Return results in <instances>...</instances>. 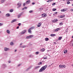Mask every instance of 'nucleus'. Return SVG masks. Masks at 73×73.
<instances>
[{"label": "nucleus", "instance_id": "nucleus-27", "mask_svg": "<svg viewBox=\"0 0 73 73\" xmlns=\"http://www.w3.org/2000/svg\"><path fill=\"white\" fill-rule=\"evenodd\" d=\"M45 41H48L49 40V38H45Z\"/></svg>", "mask_w": 73, "mask_h": 73}, {"label": "nucleus", "instance_id": "nucleus-47", "mask_svg": "<svg viewBox=\"0 0 73 73\" xmlns=\"http://www.w3.org/2000/svg\"><path fill=\"white\" fill-rule=\"evenodd\" d=\"M21 65V64H19L17 65V66H20Z\"/></svg>", "mask_w": 73, "mask_h": 73}, {"label": "nucleus", "instance_id": "nucleus-54", "mask_svg": "<svg viewBox=\"0 0 73 73\" xmlns=\"http://www.w3.org/2000/svg\"><path fill=\"white\" fill-rule=\"evenodd\" d=\"M55 15H56V14H57V12H55Z\"/></svg>", "mask_w": 73, "mask_h": 73}, {"label": "nucleus", "instance_id": "nucleus-29", "mask_svg": "<svg viewBox=\"0 0 73 73\" xmlns=\"http://www.w3.org/2000/svg\"><path fill=\"white\" fill-rule=\"evenodd\" d=\"M21 15V14H19L18 16V18H20V17Z\"/></svg>", "mask_w": 73, "mask_h": 73}, {"label": "nucleus", "instance_id": "nucleus-64", "mask_svg": "<svg viewBox=\"0 0 73 73\" xmlns=\"http://www.w3.org/2000/svg\"><path fill=\"white\" fill-rule=\"evenodd\" d=\"M72 38H73V36H72Z\"/></svg>", "mask_w": 73, "mask_h": 73}, {"label": "nucleus", "instance_id": "nucleus-42", "mask_svg": "<svg viewBox=\"0 0 73 73\" xmlns=\"http://www.w3.org/2000/svg\"><path fill=\"white\" fill-rule=\"evenodd\" d=\"M51 0H48V1H47V2H48V3H49V2H51Z\"/></svg>", "mask_w": 73, "mask_h": 73}, {"label": "nucleus", "instance_id": "nucleus-23", "mask_svg": "<svg viewBox=\"0 0 73 73\" xmlns=\"http://www.w3.org/2000/svg\"><path fill=\"white\" fill-rule=\"evenodd\" d=\"M65 15H62L60 17V18H63V17H65Z\"/></svg>", "mask_w": 73, "mask_h": 73}, {"label": "nucleus", "instance_id": "nucleus-5", "mask_svg": "<svg viewBox=\"0 0 73 73\" xmlns=\"http://www.w3.org/2000/svg\"><path fill=\"white\" fill-rule=\"evenodd\" d=\"M9 50V48H7V47H5L4 48V50H5V51H8V50Z\"/></svg>", "mask_w": 73, "mask_h": 73}, {"label": "nucleus", "instance_id": "nucleus-34", "mask_svg": "<svg viewBox=\"0 0 73 73\" xmlns=\"http://www.w3.org/2000/svg\"><path fill=\"white\" fill-rule=\"evenodd\" d=\"M2 25H3V23H0V27H1Z\"/></svg>", "mask_w": 73, "mask_h": 73}, {"label": "nucleus", "instance_id": "nucleus-10", "mask_svg": "<svg viewBox=\"0 0 73 73\" xmlns=\"http://www.w3.org/2000/svg\"><path fill=\"white\" fill-rule=\"evenodd\" d=\"M60 29V28H58V29H55L54 30V31L55 32H57L58 31H59Z\"/></svg>", "mask_w": 73, "mask_h": 73}, {"label": "nucleus", "instance_id": "nucleus-33", "mask_svg": "<svg viewBox=\"0 0 73 73\" xmlns=\"http://www.w3.org/2000/svg\"><path fill=\"white\" fill-rule=\"evenodd\" d=\"M56 9H52L53 11H56Z\"/></svg>", "mask_w": 73, "mask_h": 73}, {"label": "nucleus", "instance_id": "nucleus-8", "mask_svg": "<svg viewBox=\"0 0 73 73\" xmlns=\"http://www.w3.org/2000/svg\"><path fill=\"white\" fill-rule=\"evenodd\" d=\"M42 17H45L46 16V14L45 13H43L42 14Z\"/></svg>", "mask_w": 73, "mask_h": 73}, {"label": "nucleus", "instance_id": "nucleus-55", "mask_svg": "<svg viewBox=\"0 0 73 73\" xmlns=\"http://www.w3.org/2000/svg\"><path fill=\"white\" fill-rule=\"evenodd\" d=\"M24 8L22 9V10H24Z\"/></svg>", "mask_w": 73, "mask_h": 73}, {"label": "nucleus", "instance_id": "nucleus-6", "mask_svg": "<svg viewBox=\"0 0 73 73\" xmlns=\"http://www.w3.org/2000/svg\"><path fill=\"white\" fill-rule=\"evenodd\" d=\"M59 67H60V68H65V67H66V66L65 65H59Z\"/></svg>", "mask_w": 73, "mask_h": 73}, {"label": "nucleus", "instance_id": "nucleus-25", "mask_svg": "<svg viewBox=\"0 0 73 73\" xmlns=\"http://www.w3.org/2000/svg\"><path fill=\"white\" fill-rule=\"evenodd\" d=\"M41 52H44L45 50V49L43 48L42 49L40 50Z\"/></svg>", "mask_w": 73, "mask_h": 73}, {"label": "nucleus", "instance_id": "nucleus-31", "mask_svg": "<svg viewBox=\"0 0 73 73\" xmlns=\"http://www.w3.org/2000/svg\"><path fill=\"white\" fill-rule=\"evenodd\" d=\"M33 57V56L32 55H30L29 56V57Z\"/></svg>", "mask_w": 73, "mask_h": 73}, {"label": "nucleus", "instance_id": "nucleus-30", "mask_svg": "<svg viewBox=\"0 0 73 73\" xmlns=\"http://www.w3.org/2000/svg\"><path fill=\"white\" fill-rule=\"evenodd\" d=\"M41 64H42V62H40L38 64V65H41Z\"/></svg>", "mask_w": 73, "mask_h": 73}, {"label": "nucleus", "instance_id": "nucleus-44", "mask_svg": "<svg viewBox=\"0 0 73 73\" xmlns=\"http://www.w3.org/2000/svg\"><path fill=\"white\" fill-rule=\"evenodd\" d=\"M67 4H70V2H67Z\"/></svg>", "mask_w": 73, "mask_h": 73}, {"label": "nucleus", "instance_id": "nucleus-9", "mask_svg": "<svg viewBox=\"0 0 73 73\" xmlns=\"http://www.w3.org/2000/svg\"><path fill=\"white\" fill-rule=\"evenodd\" d=\"M58 21V20L57 19H55L54 20L52 21L53 23H55V22H56Z\"/></svg>", "mask_w": 73, "mask_h": 73}, {"label": "nucleus", "instance_id": "nucleus-17", "mask_svg": "<svg viewBox=\"0 0 73 73\" xmlns=\"http://www.w3.org/2000/svg\"><path fill=\"white\" fill-rule=\"evenodd\" d=\"M31 30L30 29L28 30V32L29 33H31V32H32Z\"/></svg>", "mask_w": 73, "mask_h": 73}, {"label": "nucleus", "instance_id": "nucleus-19", "mask_svg": "<svg viewBox=\"0 0 73 73\" xmlns=\"http://www.w3.org/2000/svg\"><path fill=\"white\" fill-rule=\"evenodd\" d=\"M35 27H31L30 28V29H31V30L32 29H35Z\"/></svg>", "mask_w": 73, "mask_h": 73}, {"label": "nucleus", "instance_id": "nucleus-1", "mask_svg": "<svg viewBox=\"0 0 73 73\" xmlns=\"http://www.w3.org/2000/svg\"><path fill=\"white\" fill-rule=\"evenodd\" d=\"M47 68V65H46L43 67H42L41 69L39 70V72H42V71H44L46 68Z\"/></svg>", "mask_w": 73, "mask_h": 73}, {"label": "nucleus", "instance_id": "nucleus-46", "mask_svg": "<svg viewBox=\"0 0 73 73\" xmlns=\"http://www.w3.org/2000/svg\"><path fill=\"white\" fill-rule=\"evenodd\" d=\"M32 5H34V4H35V3L33 2L32 3Z\"/></svg>", "mask_w": 73, "mask_h": 73}, {"label": "nucleus", "instance_id": "nucleus-26", "mask_svg": "<svg viewBox=\"0 0 73 73\" xmlns=\"http://www.w3.org/2000/svg\"><path fill=\"white\" fill-rule=\"evenodd\" d=\"M61 39H62V37L60 36V37H59V38H58L59 40H61Z\"/></svg>", "mask_w": 73, "mask_h": 73}, {"label": "nucleus", "instance_id": "nucleus-41", "mask_svg": "<svg viewBox=\"0 0 73 73\" xmlns=\"http://www.w3.org/2000/svg\"><path fill=\"white\" fill-rule=\"evenodd\" d=\"M44 60H46V59H47V57H44Z\"/></svg>", "mask_w": 73, "mask_h": 73}, {"label": "nucleus", "instance_id": "nucleus-20", "mask_svg": "<svg viewBox=\"0 0 73 73\" xmlns=\"http://www.w3.org/2000/svg\"><path fill=\"white\" fill-rule=\"evenodd\" d=\"M5 16L7 17H9L10 16V15L9 13H7L5 15Z\"/></svg>", "mask_w": 73, "mask_h": 73}, {"label": "nucleus", "instance_id": "nucleus-52", "mask_svg": "<svg viewBox=\"0 0 73 73\" xmlns=\"http://www.w3.org/2000/svg\"><path fill=\"white\" fill-rule=\"evenodd\" d=\"M40 66H37V68H40Z\"/></svg>", "mask_w": 73, "mask_h": 73}, {"label": "nucleus", "instance_id": "nucleus-32", "mask_svg": "<svg viewBox=\"0 0 73 73\" xmlns=\"http://www.w3.org/2000/svg\"><path fill=\"white\" fill-rule=\"evenodd\" d=\"M66 11V9H63L62 10V12H65V11Z\"/></svg>", "mask_w": 73, "mask_h": 73}, {"label": "nucleus", "instance_id": "nucleus-11", "mask_svg": "<svg viewBox=\"0 0 73 73\" xmlns=\"http://www.w3.org/2000/svg\"><path fill=\"white\" fill-rule=\"evenodd\" d=\"M17 19H13L11 21V23H14V22H15V21H16Z\"/></svg>", "mask_w": 73, "mask_h": 73}, {"label": "nucleus", "instance_id": "nucleus-51", "mask_svg": "<svg viewBox=\"0 0 73 73\" xmlns=\"http://www.w3.org/2000/svg\"><path fill=\"white\" fill-rule=\"evenodd\" d=\"M39 52H37V54H38V53H39Z\"/></svg>", "mask_w": 73, "mask_h": 73}, {"label": "nucleus", "instance_id": "nucleus-24", "mask_svg": "<svg viewBox=\"0 0 73 73\" xmlns=\"http://www.w3.org/2000/svg\"><path fill=\"white\" fill-rule=\"evenodd\" d=\"M9 12H13V9H11L9 11Z\"/></svg>", "mask_w": 73, "mask_h": 73}, {"label": "nucleus", "instance_id": "nucleus-3", "mask_svg": "<svg viewBox=\"0 0 73 73\" xmlns=\"http://www.w3.org/2000/svg\"><path fill=\"white\" fill-rule=\"evenodd\" d=\"M33 36H34L33 35H31L29 36H26V38L27 39L28 38H33Z\"/></svg>", "mask_w": 73, "mask_h": 73}, {"label": "nucleus", "instance_id": "nucleus-60", "mask_svg": "<svg viewBox=\"0 0 73 73\" xmlns=\"http://www.w3.org/2000/svg\"><path fill=\"white\" fill-rule=\"evenodd\" d=\"M71 10H72V11H73V9H71Z\"/></svg>", "mask_w": 73, "mask_h": 73}, {"label": "nucleus", "instance_id": "nucleus-61", "mask_svg": "<svg viewBox=\"0 0 73 73\" xmlns=\"http://www.w3.org/2000/svg\"><path fill=\"white\" fill-rule=\"evenodd\" d=\"M35 54H37V52H35Z\"/></svg>", "mask_w": 73, "mask_h": 73}, {"label": "nucleus", "instance_id": "nucleus-48", "mask_svg": "<svg viewBox=\"0 0 73 73\" xmlns=\"http://www.w3.org/2000/svg\"><path fill=\"white\" fill-rule=\"evenodd\" d=\"M11 62L10 61H8V63H11Z\"/></svg>", "mask_w": 73, "mask_h": 73}, {"label": "nucleus", "instance_id": "nucleus-35", "mask_svg": "<svg viewBox=\"0 0 73 73\" xmlns=\"http://www.w3.org/2000/svg\"><path fill=\"white\" fill-rule=\"evenodd\" d=\"M63 24L62 23V22L60 23L59 24V25H62Z\"/></svg>", "mask_w": 73, "mask_h": 73}, {"label": "nucleus", "instance_id": "nucleus-39", "mask_svg": "<svg viewBox=\"0 0 73 73\" xmlns=\"http://www.w3.org/2000/svg\"><path fill=\"white\" fill-rule=\"evenodd\" d=\"M32 12H33V11H29V13H32Z\"/></svg>", "mask_w": 73, "mask_h": 73}, {"label": "nucleus", "instance_id": "nucleus-12", "mask_svg": "<svg viewBox=\"0 0 73 73\" xmlns=\"http://www.w3.org/2000/svg\"><path fill=\"white\" fill-rule=\"evenodd\" d=\"M30 0H28V1H27L26 2V4H29V3H30Z\"/></svg>", "mask_w": 73, "mask_h": 73}, {"label": "nucleus", "instance_id": "nucleus-7", "mask_svg": "<svg viewBox=\"0 0 73 73\" xmlns=\"http://www.w3.org/2000/svg\"><path fill=\"white\" fill-rule=\"evenodd\" d=\"M2 66L3 68H5L7 67V65L4 64L2 65Z\"/></svg>", "mask_w": 73, "mask_h": 73}, {"label": "nucleus", "instance_id": "nucleus-15", "mask_svg": "<svg viewBox=\"0 0 73 73\" xmlns=\"http://www.w3.org/2000/svg\"><path fill=\"white\" fill-rule=\"evenodd\" d=\"M50 36L51 37H54L56 36V34H51L50 35Z\"/></svg>", "mask_w": 73, "mask_h": 73}, {"label": "nucleus", "instance_id": "nucleus-4", "mask_svg": "<svg viewBox=\"0 0 73 73\" xmlns=\"http://www.w3.org/2000/svg\"><path fill=\"white\" fill-rule=\"evenodd\" d=\"M17 5H19V6L17 7V8H19L21 7V3H19L17 4Z\"/></svg>", "mask_w": 73, "mask_h": 73}, {"label": "nucleus", "instance_id": "nucleus-57", "mask_svg": "<svg viewBox=\"0 0 73 73\" xmlns=\"http://www.w3.org/2000/svg\"><path fill=\"white\" fill-rule=\"evenodd\" d=\"M37 69V67H36L35 68V69Z\"/></svg>", "mask_w": 73, "mask_h": 73}, {"label": "nucleus", "instance_id": "nucleus-28", "mask_svg": "<svg viewBox=\"0 0 73 73\" xmlns=\"http://www.w3.org/2000/svg\"><path fill=\"white\" fill-rule=\"evenodd\" d=\"M26 47V46L25 45H22V48H25Z\"/></svg>", "mask_w": 73, "mask_h": 73}, {"label": "nucleus", "instance_id": "nucleus-36", "mask_svg": "<svg viewBox=\"0 0 73 73\" xmlns=\"http://www.w3.org/2000/svg\"><path fill=\"white\" fill-rule=\"evenodd\" d=\"M42 9H43L42 8H40L39 9V10L40 11H42Z\"/></svg>", "mask_w": 73, "mask_h": 73}, {"label": "nucleus", "instance_id": "nucleus-63", "mask_svg": "<svg viewBox=\"0 0 73 73\" xmlns=\"http://www.w3.org/2000/svg\"><path fill=\"white\" fill-rule=\"evenodd\" d=\"M1 13V11H0V13Z\"/></svg>", "mask_w": 73, "mask_h": 73}, {"label": "nucleus", "instance_id": "nucleus-37", "mask_svg": "<svg viewBox=\"0 0 73 73\" xmlns=\"http://www.w3.org/2000/svg\"><path fill=\"white\" fill-rule=\"evenodd\" d=\"M56 4V3H53L52 4V5H55Z\"/></svg>", "mask_w": 73, "mask_h": 73}, {"label": "nucleus", "instance_id": "nucleus-45", "mask_svg": "<svg viewBox=\"0 0 73 73\" xmlns=\"http://www.w3.org/2000/svg\"><path fill=\"white\" fill-rule=\"evenodd\" d=\"M23 45V43H21L20 44V45Z\"/></svg>", "mask_w": 73, "mask_h": 73}, {"label": "nucleus", "instance_id": "nucleus-43", "mask_svg": "<svg viewBox=\"0 0 73 73\" xmlns=\"http://www.w3.org/2000/svg\"><path fill=\"white\" fill-rule=\"evenodd\" d=\"M26 5V3H24L23 4V6H24V7L25 6V5Z\"/></svg>", "mask_w": 73, "mask_h": 73}, {"label": "nucleus", "instance_id": "nucleus-58", "mask_svg": "<svg viewBox=\"0 0 73 73\" xmlns=\"http://www.w3.org/2000/svg\"><path fill=\"white\" fill-rule=\"evenodd\" d=\"M29 46H31V44H29Z\"/></svg>", "mask_w": 73, "mask_h": 73}, {"label": "nucleus", "instance_id": "nucleus-16", "mask_svg": "<svg viewBox=\"0 0 73 73\" xmlns=\"http://www.w3.org/2000/svg\"><path fill=\"white\" fill-rule=\"evenodd\" d=\"M64 53L65 54H66V53H67V52H68V50H64Z\"/></svg>", "mask_w": 73, "mask_h": 73}, {"label": "nucleus", "instance_id": "nucleus-59", "mask_svg": "<svg viewBox=\"0 0 73 73\" xmlns=\"http://www.w3.org/2000/svg\"><path fill=\"white\" fill-rule=\"evenodd\" d=\"M16 51H17V50H15L14 51V52H16Z\"/></svg>", "mask_w": 73, "mask_h": 73}, {"label": "nucleus", "instance_id": "nucleus-56", "mask_svg": "<svg viewBox=\"0 0 73 73\" xmlns=\"http://www.w3.org/2000/svg\"><path fill=\"white\" fill-rule=\"evenodd\" d=\"M66 32L67 33V32H68V30H66Z\"/></svg>", "mask_w": 73, "mask_h": 73}, {"label": "nucleus", "instance_id": "nucleus-22", "mask_svg": "<svg viewBox=\"0 0 73 73\" xmlns=\"http://www.w3.org/2000/svg\"><path fill=\"white\" fill-rule=\"evenodd\" d=\"M13 42H11L10 43V45H11L12 46V45H13Z\"/></svg>", "mask_w": 73, "mask_h": 73}, {"label": "nucleus", "instance_id": "nucleus-38", "mask_svg": "<svg viewBox=\"0 0 73 73\" xmlns=\"http://www.w3.org/2000/svg\"><path fill=\"white\" fill-rule=\"evenodd\" d=\"M21 23H19L18 25L19 26H20L21 25Z\"/></svg>", "mask_w": 73, "mask_h": 73}, {"label": "nucleus", "instance_id": "nucleus-2", "mask_svg": "<svg viewBox=\"0 0 73 73\" xmlns=\"http://www.w3.org/2000/svg\"><path fill=\"white\" fill-rule=\"evenodd\" d=\"M26 31H27L26 30H23L20 33L19 35H23L24 34H25Z\"/></svg>", "mask_w": 73, "mask_h": 73}, {"label": "nucleus", "instance_id": "nucleus-50", "mask_svg": "<svg viewBox=\"0 0 73 73\" xmlns=\"http://www.w3.org/2000/svg\"><path fill=\"white\" fill-rule=\"evenodd\" d=\"M52 64L51 65H49L48 66V67H50L51 66H52Z\"/></svg>", "mask_w": 73, "mask_h": 73}, {"label": "nucleus", "instance_id": "nucleus-14", "mask_svg": "<svg viewBox=\"0 0 73 73\" xmlns=\"http://www.w3.org/2000/svg\"><path fill=\"white\" fill-rule=\"evenodd\" d=\"M32 66H30L29 68H27V70H29L30 69H31V68H32Z\"/></svg>", "mask_w": 73, "mask_h": 73}, {"label": "nucleus", "instance_id": "nucleus-13", "mask_svg": "<svg viewBox=\"0 0 73 73\" xmlns=\"http://www.w3.org/2000/svg\"><path fill=\"white\" fill-rule=\"evenodd\" d=\"M41 25V23H39L37 25V26L38 27H40Z\"/></svg>", "mask_w": 73, "mask_h": 73}, {"label": "nucleus", "instance_id": "nucleus-40", "mask_svg": "<svg viewBox=\"0 0 73 73\" xmlns=\"http://www.w3.org/2000/svg\"><path fill=\"white\" fill-rule=\"evenodd\" d=\"M24 9H27V7H24Z\"/></svg>", "mask_w": 73, "mask_h": 73}, {"label": "nucleus", "instance_id": "nucleus-21", "mask_svg": "<svg viewBox=\"0 0 73 73\" xmlns=\"http://www.w3.org/2000/svg\"><path fill=\"white\" fill-rule=\"evenodd\" d=\"M5 1V0H1V3H4Z\"/></svg>", "mask_w": 73, "mask_h": 73}, {"label": "nucleus", "instance_id": "nucleus-18", "mask_svg": "<svg viewBox=\"0 0 73 73\" xmlns=\"http://www.w3.org/2000/svg\"><path fill=\"white\" fill-rule=\"evenodd\" d=\"M6 32L7 33H8L9 34H10V31H9V30H7L6 31Z\"/></svg>", "mask_w": 73, "mask_h": 73}, {"label": "nucleus", "instance_id": "nucleus-49", "mask_svg": "<svg viewBox=\"0 0 73 73\" xmlns=\"http://www.w3.org/2000/svg\"><path fill=\"white\" fill-rule=\"evenodd\" d=\"M19 26H18L17 27V29H19Z\"/></svg>", "mask_w": 73, "mask_h": 73}, {"label": "nucleus", "instance_id": "nucleus-62", "mask_svg": "<svg viewBox=\"0 0 73 73\" xmlns=\"http://www.w3.org/2000/svg\"><path fill=\"white\" fill-rule=\"evenodd\" d=\"M68 1H72V0H68Z\"/></svg>", "mask_w": 73, "mask_h": 73}, {"label": "nucleus", "instance_id": "nucleus-53", "mask_svg": "<svg viewBox=\"0 0 73 73\" xmlns=\"http://www.w3.org/2000/svg\"><path fill=\"white\" fill-rule=\"evenodd\" d=\"M20 48H22V46H19Z\"/></svg>", "mask_w": 73, "mask_h": 73}]
</instances>
